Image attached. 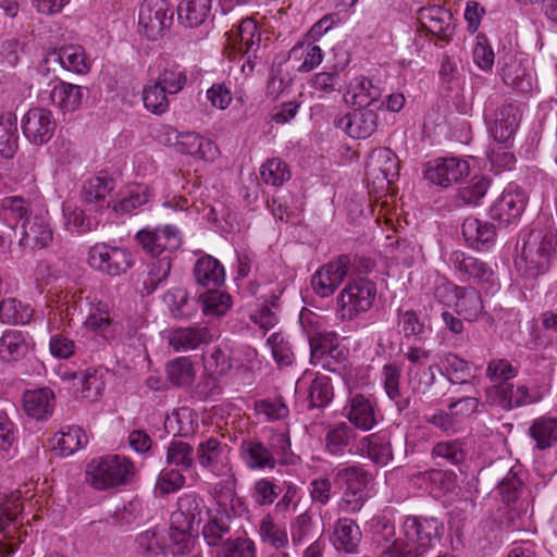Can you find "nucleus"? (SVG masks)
<instances>
[{"instance_id": "1", "label": "nucleus", "mask_w": 557, "mask_h": 557, "mask_svg": "<svg viewBox=\"0 0 557 557\" xmlns=\"http://www.w3.org/2000/svg\"><path fill=\"white\" fill-rule=\"evenodd\" d=\"M557 258V228L548 221L536 222L523 238L516 268L525 280H536L547 273Z\"/></svg>"}, {"instance_id": "2", "label": "nucleus", "mask_w": 557, "mask_h": 557, "mask_svg": "<svg viewBox=\"0 0 557 557\" xmlns=\"http://www.w3.org/2000/svg\"><path fill=\"white\" fill-rule=\"evenodd\" d=\"M206 509L203 499L196 493H185L177 499V509L172 512L170 522V545L172 555H185L193 545V533L198 532Z\"/></svg>"}, {"instance_id": "3", "label": "nucleus", "mask_w": 557, "mask_h": 557, "mask_svg": "<svg viewBox=\"0 0 557 557\" xmlns=\"http://www.w3.org/2000/svg\"><path fill=\"white\" fill-rule=\"evenodd\" d=\"M134 475V463L120 455L94 458L86 468V482L97 491L128 485Z\"/></svg>"}, {"instance_id": "4", "label": "nucleus", "mask_w": 557, "mask_h": 557, "mask_svg": "<svg viewBox=\"0 0 557 557\" xmlns=\"http://www.w3.org/2000/svg\"><path fill=\"white\" fill-rule=\"evenodd\" d=\"M371 481L372 474L361 466H347L335 471L333 482L342 491L339 506L345 512L357 513L362 509Z\"/></svg>"}, {"instance_id": "5", "label": "nucleus", "mask_w": 557, "mask_h": 557, "mask_svg": "<svg viewBox=\"0 0 557 557\" xmlns=\"http://www.w3.org/2000/svg\"><path fill=\"white\" fill-rule=\"evenodd\" d=\"M503 96L491 95L485 102V119L495 141L507 144L516 134L521 120L519 107L512 102L500 104Z\"/></svg>"}, {"instance_id": "6", "label": "nucleus", "mask_w": 557, "mask_h": 557, "mask_svg": "<svg viewBox=\"0 0 557 557\" xmlns=\"http://www.w3.org/2000/svg\"><path fill=\"white\" fill-rule=\"evenodd\" d=\"M376 297V285L368 278L349 282L339 293L337 305L343 320H354L367 312Z\"/></svg>"}, {"instance_id": "7", "label": "nucleus", "mask_w": 557, "mask_h": 557, "mask_svg": "<svg viewBox=\"0 0 557 557\" xmlns=\"http://www.w3.org/2000/svg\"><path fill=\"white\" fill-rule=\"evenodd\" d=\"M444 530L443 522L435 517L410 515L403 522L405 537L416 545L412 548L421 552V557L440 543Z\"/></svg>"}, {"instance_id": "8", "label": "nucleus", "mask_w": 557, "mask_h": 557, "mask_svg": "<svg viewBox=\"0 0 557 557\" xmlns=\"http://www.w3.org/2000/svg\"><path fill=\"white\" fill-rule=\"evenodd\" d=\"M88 255L89 264L110 276H120L135 264V258L127 248L106 243L94 245Z\"/></svg>"}, {"instance_id": "9", "label": "nucleus", "mask_w": 557, "mask_h": 557, "mask_svg": "<svg viewBox=\"0 0 557 557\" xmlns=\"http://www.w3.org/2000/svg\"><path fill=\"white\" fill-rule=\"evenodd\" d=\"M134 239L143 251L151 258L173 256L182 245L181 233L172 225L154 228L145 227L135 234Z\"/></svg>"}, {"instance_id": "10", "label": "nucleus", "mask_w": 557, "mask_h": 557, "mask_svg": "<svg viewBox=\"0 0 557 557\" xmlns=\"http://www.w3.org/2000/svg\"><path fill=\"white\" fill-rule=\"evenodd\" d=\"M173 22V11L166 0H145L139 9L138 24L145 36L157 40L164 36Z\"/></svg>"}, {"instance_id": "11", "label": "nucleus", "mask_w": 557, "mask_h": 557, "mask_svg": "<svg viewBox=\"0 0 557 557\" xmlns=\"http://www.w3.org/2000/svg\"><path fill=\"white\" fill-rule=\"evenodd\" d=\"M352 264L350 255H339L321 265L311 277L313 292L320 297H329L342 284Z\"/></svg>"}, {"instance_id": "12", "label": "nucleus", "mask_w": 557, "mask_h": 557, "mask_svg": "<svg viewBox=\"0 0 557 557\" xmlns=\"http://www.w3.org/2000/svg\"><path fill=\"white\" fill-rule=\"evenodd\" d=\"M381 108L356 107L352 112L334 120V125L346 132L348 136L366 139L373 135L379 126L377 111Z\"/></svg>"}, {"instance_id": "13", "label": "nucleus", "mask_w": 557, "mask_h": 557, "mask_svg": "<svg viewBox=\"0 0 557 557\" xmlns=\"http://www.w3.org/2000/svg\"><path fill=\"white\" fill-rule=\"evenodd\" d=\"M527 203L528 196L522 189H506L493 202L488 215L499 226L507 227L520 220Z\"/></svg>"}, {"instance_id": "14", "label": "nucleus", "mask_w": 557, "mask_h": 557, "mask_svg": "<svg viewBox=\"0 0 557 557\" xmlns=\"http://www.w3.org/2000/svg\"><path fill=\"white\" fill-rule=\"evenodd\" d=\"M366 175L373 184L388 187L399 175V160L389 148L372 150L366 164Z\"/></svg>"}, {"instance_id": "15", "label": "nucleus", "mask_w": 557, "mask_h": 557, "mask_svg": "<svg viewBox=\"0 0 557 557\" xmlns=\"http://www.w3.org/2000/svg\"><path fill=\"white\" fill-rule=\"evenodd\" d=\"M21 126L29 143L41 146L52 138L57 123L48 109L32 108L23 116Z\"/></svg>"}, {"instance_id": "16", "label": "nucleus", "mask_w": 557, "mask_h": 557, "mask_svg": "<svg viewBox=\"0 0 557 557\" xmlns=\"http://www.w3.org/2000/svg\"><path fill=\"white\" fill-rule=\"evenodd\" d=\"M469 174V164L458 158H443L429 162L424 178L434 185L448 187Z\"/></svg>"}, {"instance_id": "17", "label": "nucleus", "mask_w": 557, "mask_h": 557, "mask_svg": "<svg viewBox=\"0 0 557 557\" xmlns=\"http://www.w3.org/2000/svg\"><path fill=\"white\" fill-rule=\"evenodd\" d=\"M36 215L22 225L20 244L25 248L44 249L53 240L49 212L46 208L36 210Z\"/></svg>"}, {"instance_id": "18", "label": "nucleus", "mask_w": 557, "mask_h": 557, "mask_svg": "<svg viewBox=\"0 0 557 557\" xmlns=\"http://www.w3.org/2000/svg\"><path fill=\"white\" fill-rule=\"evenodd\" d=\"M358 450L361 456L370 459L377 467H385L394 459L392 432L380 430L363 436L359 441Z\"/></svg>"}, {"instance_id": "19", "label": "nucleus", "mask_w": 557, "mask_h": 557, "mask_svg": "<svg viewBox=\"0 0 557 557\" xmlns=\"http://www.w3.org/2000/svg\"><path fill=\"white\" fill-rule=\"evenodd\" d=\"M419 22L422 27L443 42H449L455 26L453 14L441 5L424 7L419 10Z\"/></svg>"}, {"instance_id": "20", "label": "nucleus", "mask_w": 557, "mask_h": 557, "mask_svg": "<svg viewBox=\"0 0 557 557\" xmlns=\"http://www.w3.org/2000/svg\"><path fill=\"white\" fill-rule=\"evenodd\" d=\"M344 97L346 102H350L354 107L383 108L385 103L382 100L383 89L366 76L354 78Z\"/></svg>"}, {"instance_id": "21", "label": "nucleus", "mask_w": 557, "mask_h": 557, "mask_svg": "<svg viewBox=\"0 0 557 557\" xmlns=\"http://www.w3.org/2000/svg\"><path fill=\"white\" fill-rule=\"evenodd\" d=\"M227 45L235 51L249 52L257 58L261 44V32L252 17L243 18L235 29L225 33Z\"/></svg>"}, {"instance_id": "22", "label": "nucleus", "mask_w": 557, "mask_h": 557, "mask_svg": "<svg viewBox=\"0 0 557 557\" xmlns=\"http://www.w3.org/2000/svg\"><path fill=\"white\" fill-rule=\"evenodd\" d=\"M498 63L502 64L500 76L506 85L518 92L531 94L533 78L521 60L517 59L513 53H506L499 58Z\"/></svg>"}, {"instance_id": "23", "label": "nucleus", "mask_w": 557, "mask_h": 557, "mask_svg": "<svg viewBox=\"0 0 557 557\" xmlns=\"http://www.w3.org/2000/svg\"><path fill=\"white\" fill-rule=\"evenodd\" d=\"M449 262L461 275L467 276L469 280L472 278L478 284L493 282V269L481 259L456 250L451 252Z\"/></svg>"}, {"instance_id": "24", "label": "nucleus", "mask_w": 557, "mask_h": 557, "mask_svg": "<svg viewBox=\"0 0 557 557\" xmlns=\"http://www.w3.org/2000/svg\"><path fill=\"white\" fill-rule=\"evenodd\" d=\"M55 407V395L50 387L26 391L23 395L25 413L38 421L48 420Z\"/></svg>"}, {"instance_id": "25", "label": "nucleus", "mask_w": 557, "mask_h": 557, "mask_svg": "<svg viewBox=\"0 0 557 557\" xmlns=\"http://www.w3.org/2000/svg\"><path fill=\"white\" fill-rule=\"evenodd\" d=\"M461 232L467 244L476 250L487 249L496 238V227L493 223L473 216H468L463 221Z\"/></svg>"}, {"instance_id": "26", "label": "nucleus", "mask_w": 557, "mask_h": 557, "mask_svg": "<svg viewBox=\"0 0 557 557\" xmlns=\"http://www.w3.org/2000/svg\"><path fill=\"white\" fill-rule=\"evenodd\" d=\"M211 331L207 326L191 325L172 329L169 333V344L175 351L193 350L212 341Z\"/></svg>"}, {"instance_id": "27", "label": "nucleus", "mask_w": 557, "mask_h": 557, "mask_svg": "<svg viewBox=\"0 0 557 557\" xmlns=\"http://www.w3.org/2000/svg\"><path fill=\"white\" fill-rule=\"evenodd\" d=\"M346 409L349 422L361 431H370L377 423L374 405L362 394L351 396Z\"/></svg>"}, {"instance_id": "28", "label": "nucleus", "mask_w": 557, "mask_h": 557, "mask_svg": "<svg viewBox=\"0 0 557 557\" xmlns=\"http://www.w3.org/2000/svg\"><path fill=\"white\" fill-rule=\"evenodd\" d=\"M193 272L197 284L206 289L220 288L225 281L224 267L210 255L200 257Z\"/></svg>"}, {"instance_id": "29", "label": "nucleus", "mask_w": 557, "mask_h": 557, "mask_svg": "<svg viewBox=\"0 0 557 557\" xmlns=\"http://www.w3.org/2000/svg\"><path fill=\"white\" fill-rule=\"evenodd\" d=\"M30 347L27 335L18 330H7L0 337V361L15 363L24 359Z\"/></svg>"}, {"instance_id": "30", "label": "nucleus", "mask_w": 557, "mask_h": 557, "mask_svg": "<svg viewBox=\"0 0 557 557\" xmlns=\"http://www.w3.org/2000/svg\"><path fill=\"white\" fill-rule=\"evenodd\" d=\"M441 373L451 384H468L475 376L474 364L455 352H446L441 357Z\"/></svg>"}, {"instance_id": "31", "label": "nucleus", "mask_w": 557, "mask_h": 557, "mask_svg": "<svg viewBox=\"0 0 557 557\" xmlns=\"http://www.w3.org/2000/svg\"><path fill=\"white\" fill-rule=\"evenodd\" d=\"M456 312L467 321H476L484 312L480 292L472 286H455Z\"/></svg>"}, {"instance_id": "32", "label": "nucleus", "mask_w": 557, "mask_h": 557, "mask_svg": "<svg viewBox=\"0 0 557 557\" xmlns=\"http://www.w3.org/2000/svg\"><path fill=\"white\" fill-rule=\"evenodd\" d=\"M362 533L356 521L339 518L334 527V546L337 550L355 554L361 542Z\"/></svg>"}, {"instance_id": "33", "label": "nucleus", "mask_w": 557, "mask_h": 557, "mask_svg": "<svg viewBox=\"0 0 557 557\" xmlns=\"http://www.w3.org/2000/svg\"><path fill=\"white\" fill-rule=\"evenodd\" d=\"M528 435L534 441L536 449L552 448L557 445V418L541 416L534 419L529 426Z\"/></svg>"}, {"instance_id": "34", "label": "nucleus", "mask_w": 557, "mask_h": 557, "mask_svg": "<svg viewBox=\"0 0 557 557\" xmlns=\"http://www.w3.org/2000/svg\"><path fill=\"white\" fill-rule=\"evenodd\" d=\"M174 147L178 152L198 159L212 158L216 149L215 145L210 139L203 138L195 132L180 133V136H176Z\"/></svg>"}, {"instance_id": "35", "label": "nucleus", "mask_w": 557, "mask_h": 557, "mask_svg": "<svg viewBox=\"0 0 557 557\" xmlns=\"http://www.w3.org/2000/svg\"><path fill=\"white\" fill-rule=\"evenodd\" d=\"M212 0H182L177 8L178 20L187 27L203 25L211 17Z\"/></svg>"}, {"instance_id": "36", "label": "nucleus", "mask_w": 557, "mask_h": 557, "mask_svg": "<svg viewBox=\"0 0 557 557\" xmlns=\"http://www.w3.org/2000/svg\"><path fill=\"white\" fill-rule=\"evenodd\" d=\"M83 98V87L63 81L57 83L50 92L52 104L63 112H73L79 109Z\"/></svg>"}, {"instance_id": "37", "label": "nucleus", "mask_w": 557, "mask_h": 557, "mask_svg": "<svg viewBox=\"0 0 557 557\" xmlns=\"http://www.w3.org/2000/svg\"><path fill=\"white\" fill-rule=\"evenodd\" d=\"M431 458L438 460L437 465L460 466L467 458L466 442L462 438L437 442L431 450Z\"/></svg>"}, {"instance_id": "38", "label": "nucleus", "mask_w": 557, "mask_h": 557, "mask_svg": "<svg viewBox=\"0 0 557 557\" xmlns=\"http://www.w3.org/2000/svg\"><path fill=\"white\" fill-rule=\"evenodd\" d=\"M44 208L41 203L21 196L4 197L1 200V209L4 216L16 224L21 223V225L25 223V220H30V218L35 216L36 210Z\"/></svg>"}, {"instance_id": "39", "label": "nucleus", "mask_w": 557, "mask_h": 557, "mask_svg": "<svg viewBox=\"0 0 557 557\" xmlns=\"http://www.w3.org/2000/svg\"><path fill=\"white\" fill-rule=\"evenodd\" d=\"M240 455L246 465L251 469H273L276 465L273 451L257 440L243 441Z\"/></svg>"}, {"instance_id": "40", "label": "nucleus", "mask_w": 557, "mask_h": 557, "mask_svg": "<svg viewBox=\"0 0 557 557\" xmlns=\"http://www.w3.org/2000/svg\"><path fill=\"white\" fill-rule=\"evenodd\" d=\"M18 149L17 117L13 112L0 114V156L14 157Z\"/></svg>"}, {"instance_id": "41", "label": "nucleus", "mask_w": 557, "mask_h": 557, "mask_svg": "<svg viewBox=\"0 0 557 557\" xmlns=\"http://www.w3.org/2000/svg\"><path fill=\"white\" fill-rule=\"evenodd\" d=\"M401 367L391 362L383 366L382 379L386 395L395 403L399 411L409 407V400L400 392Z\"/></svg>"}, {"instance_id": "42", "label": "nucleus", "mask_w": 557, "mask_h": 557, "mask_svg": "<svg viewBox=\"0 0 557 557\" xmlns=\"http://www.w3.org/2000/svg\"><path fill=\"white\" fill-rule=\"evenodd\" d=\"M148 264L147 276L143 282V293L146 295L152 294L161 284H163L170 276L173 256L166 255L154 258Z\"/></svg>"}, {"instance_id": "43", "label": "nucleus", "mask_w": 557, "mask_h": 557, "mask_svg": "<svg viewBox=\"0 0 557 557\" xmlns=\"http://www.w3.org/2000/svg\"><path fill=\"white\" fill-rule=\"evenodd\" d=\"M23 512V503L18 496H4L0 500V533L3 536L11 535L9 528L13 525V531L22 524L21 515Z\"/></svg>"}, {"instance_id": "44", "label": "nucleus", "mask_w": 557, "mask_h": 557, "mask_svg": "<svg viewBox=\"0 0 557 557\" xmlns=\"http://www.w3.org/2000/svg\"><path fill=\"white\" fill-rule=\"evenodd\" d=\"M34 309L16 298L0 301V320L4 324H27L33 318Z\"/></svg>"}, {"instance_id": "45", "label": "nucleus", "mask_w": 557, "mask_h": 557, "mask_svg": "<svg viewBox=\"0 0 557 557\" xmlns=\"http://www.w3.org/2000/svg\"><path fill=\"white\" fill-rule=\"evenodd\" d=\"M114 180L107 173L87 180L82 188V199L86 203H94L104 198L113 190Z\"/></svg>"}, {"instance_id": "46", "label": "nucleus", "mask_w": 557, "mask_h": 557, "mask_svg": "<svg viewBox=\"0 0 557 557\" xmlns=\"http://www.w3.org/2000/svg\"><path fill=\"white\" fill-rule=\"evenodd\" d=\"M261 541L272 546L275 552L282 550L288 545V534L285 527L274 522L271 515H265L259 524Z\"/></svg>"}, {"instance_id": "47", "label": "nucleus", "mask_w": 557, "mask_h": 557, "mask_svg": "<svg viewBox=\"0 0 557 557\" xmlns=\"http://www.w3.org/2000/svg\"><path fill=\"white\" fill-rule=\"evenodd\" d=\"M397 326L406 339L421 341L426 331L424 321L412 309L397 310Z\"/></svg>"}, {"instance_id": "48", "label": "nucleus", "mask_w": 557, "mask_h": 557, "mask_svg": "<svg viewBox=\"0 0 557 557\" xmlns=\"http://www.w3.org/2000/svg\"><path fill=\"white\" fill-rule=\"evenodd\" d=\"M198 302L206 315H223L231 308V296L219 288L207 289L200 294Z\"/></svg>"}, {"instance_id": "49", "label": "nucleus", "mask_w": 557, "mask_h": 557, "mask_svg": "<svg viewBox=\"0 0 557 557\" xmlns=\"http://www.w3.org/2000/svg\"><path fill=\"white\" fill-rule=\"evenodd\" d=\"M334 397V388L331 379L327 376H317L308 389L309 409L325 408Z\"/></svg>"}, {"instance_id": "50", "label": "nucleus", "mask_w": 557, "mask_h": 557, "mask_svg": "<svg viewBox=\"0 0 557 557\" xmlns=\"http://www.w3.org/2000/svg\"><path fill=\"white\" fill-rule=\"evenodd\" d=\"M194 447L183 441H172L166 449V462L187 471L195 466Z\"/></svg>"}, {"instance_id": "51", "label": "nucleus", "mask_w": 557, "mask_h": 557, "mask_svg": "<svg viewBox=\"0 0 557 557\" xmlns=\"http://www.w3.org/2000/svg\"><path fill=\"white\" fill-rule=\"evenodd\" d=\"M170 382L176 386H187L195 377V368L189 357H177L166 364Z\"/></svg>"}, {"instance_id": "52", "label": "nucleus", "mask_w": 557, "mask_h": 557, "mask_svg": "<svg viewBox=\"0 0 557 557\" xmlns=\"http://www.w3.org/2000/svg\"><path fill=\"white\" fill-rule=\"evenodd\" d=\"M226 447L227 445L211 436L198 445L197 461L202 468L214 470L221 462L222 453Z\"/></svg>"}, {"instance_id": "53", "label": "nucleus", "mask_w": 557, "mask_h": 557, "mask_svg": "<svg viewBox=\"0 0 557 557\" xmlns=\"http://www.w3.org/2000/svg\"><path fill=\"white\" fill-rule=\"evenodd\" d=\"M58 61L67 71L85 74L89 71L86 53L81 46L62 47L58 52Z\"/></svg>"}, {"instance_id": "54", "label": "nucleus", "mask_w": 557, "mask_h": 557, "mask_svg": "<svg viewBox=\"0 0 557 557\" xmlns=\"http://www.w3.org/2000/svg\"><path fill=\"white\" fill-rule=\"evenodd\" d=\"M260 176L264 184L280 187L290 178V171L282 159L272 158L261 165Z\"/></svg>"}, {"instance_id": "55", "label": "nucleus", "mask_w": 557, "mask_h": 557, "mask_svg": "<svg viewBox=\"0 0 557 557\" xmlns=\"http://www.w3.org/2000/svg\"><path fill=\"white\" fill-rule=\"evenodd\" d=\"M169 94L157 81L145 86L143 101L145 108L153 114L161 115L169 109Z\"/></svg>"}, {"instance_id": "56", "label": "nucleus", "mask_w": 557, "mask_h": 557, "mask_svg": "<svg viewBox=\"0 0 557 557\" xmlns=\"http://www.w3.org/2000/svg\"><path fill=\"white\" fill-rule=\"evenodd\" d=\"M88 442L87 435L79 426H69L66 431L60 432L55 450L61 456H70L85 446Z\"/></svg>"}, {"instance_id": "57", "label": "nucleus", "mask_w": 557, "mask_h": 557, "mask_svg": "<svg viewBox=\"0 0 557 557\" xmlns=\"http://www.w3.org/2000/svg\"><path fill=\"white\" fill-rule=\"evenodd\" d=\"M289 58H304V61L297 67V71L301 73H308L320 65L323 55L319 46L301 42L293 47V49L289 51Z\"/></svg>"}, {"instance_id": "58", "label": "nucleus", "mask_w": 557, "mask_h": 557, "mask_svg": "<svg viewBox=\"0 0 557 557\" xmlns=\"http://www.w3.org/2000/svg\"><path fill=\"white\" fill-rule=\"evenodd\" d=\"M157 82L169 92H180L187 82L186 71L177 63H166Z\"/></svg>"}, {"instance_id": "59", "label": "nucleus", "mask_w": 557, "mask_h": 557, "mask_svg": "<svg viewBox=\"0 0 557 557\" xmlns=\"http://www.w3.org/2000/svg\"><path fill=\"white\" fill-rule=\"evenodd\" d=\"M354 436V429L345 422L330 429L325 435V447L332 455L343 454Z\"/></svg>"}, {"instance_id": "60", "label": "nucleus", "mask_w": 557, "mask_h": 557, "mask_svg": "<svg viewBox=\"0 0 557 557\" xmlns=\"http://www.w3.org/2000/svg\"><path fill=\"white\" fill-rule=\"evenodd\" d=\"M216 557H256V545L252 540L244 536L228 539L222 543Z\"/></svg>"}, {"instance_id": "61", "label": "nucleus", "mask_w": 557, "mask_h": 557, "mask_svg": "<svg viewBox=\"0 0 557 557\" xmlns=\"http://www.w3.org/2000/svg\"><path fill=\"white\" fill-rule=\"evenodd\" d=\"M150 188L146 185H135L120 201L113 205V210L117 213H131L138 207L146 205L149 201Z\"/></svg>"}, {"instance_id": "62", "label": "nucleus", "mask_w": 557, "mask_h": 557, "mask_svg": "<svg viewBox=\"0 0 557 557\" xmlns=\"http://www.w3.org/2000/svg\"><path fill=\"white\" fill-rule=\"evenodd\" d=\"M491 181L484 176H474L469 184L459 188L458 198L466 205H479L481 199L486 195Z\"/></svg>"}, {"instance_id": "63", "label": "nucleus", "mask_w": 557, "mask_h": 557, "mask_svg": "<svg viewBox=\"0 0 557 557\" xmlns=\"http://www.w3.org/2000/svg\"><path fill=\"white\" fill-rule=\"evenodd\" d=\"M523 481L517 472L510 470L506 476L498 483L497 490L504 503L510 505L516 503L523 490Z\"/></svg>"}, {"instance_id": "64", "label": "nucleus", "mask_w": 557, "mask_h": 557, "mask_svg": "<svg viewBox=\"0 0 557 557\" xmlns=\"http://www.w3.org/2000/svg\"><path fill=\"white\" fill-rule=\"evenodd\" d=\"M186 479L177 469H163L156 482V491L160 495H169L177 492L185 485Z\"/></svg>"}]
</instances>
